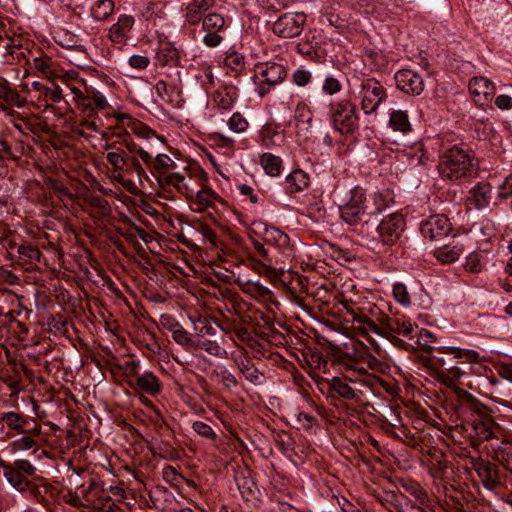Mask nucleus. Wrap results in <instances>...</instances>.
Wrapping results in <instances>:
<instances>
[{"mask_svg":"<svg viewBox=\"0 0 512 512\" xmlns=\"http://www.w3.org/2000/svg\"><path fill=\"white\" fill-rule=\"evenodd\" d=\"M464 253V245L458 241H452L433 251L434 257L441 264L447 265L457 261Z\"/></svg>","mask_w":512,"mask_h":512,"instance_id":"nucleus-23","label":"nucleus"},{"mask_svg":"<svg viewBox=\"0 0 512 512\" xmlns=\"http://www.w3.org/2000/svg\"><path fill=\"white\" fill-rule=\"evenodd\" d=\"M306 23L303 12L284 13L272 25V31L281 38H294L299 36Z\"/></svg>","mask_w":512,"mask_h":512,"instance_id":"nucleus-10","label":"nucleus"},{"mask_svg":"<svg viewBox=\"0 0 512 512\" xmlns=\"http://www.w3.org/2000/svg\"><path fill=\"white\" fill-rule=\"evenodd\" d=\"M342 89V85L338 79H336L333 76L326 77L323 85H322V91L325 94L328 95H334L338 92H340Z\"/></svg>","mask_w":512,"mask_h":512,"instance_id":"nucleus-57","label":"nucleus"},{"mask_svg":"<svg viewBox=\"0 0 512 512\" xmlns=\"http://www.w3.org/2000/svg\"><path fill=\"white\" fill-rule=\"evenodd\" d=\"M465 268L473 273L480 272L482 270L480 254L476 252L470 253L466 258Z\"/></svg>","mask_w":512,"mask_h":512,"instance_id":"nucleus-59","label":"nucleus"},{"mask_svg":"<svg viewBox=\"0 0 512 512\" xmlns=\"http://www.w3.org/2000/svg\"><path fill=\"white\" fill-rule=\"evenodd\" d=\"M134 17L127 14H122L118 17L116 23H114L108 30V38L115 44H124L129 38V33L134 26Z\"/></svg>","mask_w":512,"mask_h":512,"instance_id":"nucleus-21","label":"nucleus"},{"mask_svg":"<svg viewBox=\"0 0 512 512\" xmlns=\"http://www.w3.org/2000/svg\"><path fill=\"white\" fill-rule=\"evenodd\" d=\"M23 436L14 440L11 443V448L13 451H26L31 448H33L36 445V440L34 439V436H36L34 433H22Z\"/></svg>","mask_w":512,"mask_h":512,"instance_id":"nucleus-45","label":"nucleus"},{"mask_svg":"<svg viewBox=\"0 0 512 512\" xmlns=\"http://www.w3.org/2000/svg\"><path fill=\"white\" fill-rule=\"evenodd\" d=\"M495 85L486 77H474L469 82V92L479 106L488 105L495 94Z\"/></svg>","mask_w":512,"mask_h":512,"instance_id":"nucleus-20","label":"nucleus"},{"mask_svg":"<svg viewBox=\"0 0 512 512\" xmlns=\"http://www.w3.org/2000/svg\"><path fill=\"white\" fill-rule=\"evenodd\" d=\"M128 127L140 138L149 139L152 136H156L155 131L138 120L133 122V125L128 124Z\"/></svg>","mask_w":512,"mask_h":512,"instance_id":"nucleus-54","label":"nucleus"},{"mask_svg":"<svg viewBox=\"0 0 512 512\" xmlns=\"http://www.w3.org/2000/svg\"><path fill=\"white\" fill-rule=\"evenodd\" d=\"M228 127L235 133H241L248 128V122L239 112H236L228 120Z\"/></svg>","mask_w":512,"mask_h":512,"instance_id":"nucleus-52","label":"nucleus"},{"mask_svg":"<svg viewBox=\"0 0 512 512\" xmlns=\"http://www.w3.org/2000/svg\"><path fill=\"white\" fill-rule=\"evenodd\" d=\"M114 8L113 0H96L90 9L91 16L96 21H105L113 14Z\"/></svg>","mask_w":512,"mask_h":512,"instance_id":"nucleus-38","label":"nucleus"},{"mask_svg":"<svg viewBox=\"0 0 512 512\" xmlns=\"http://www.w3.org/2000/svg\"><path fill=\"white\" fill-rule=\"evenodd\" d=\"M17 253L21 263L23 265H28L26 269H30L36 265L42 256L39 248L30 242H24L23 244L17 246Z\"/></svg>","mask_w":512,"mask_h":512,"instance_id":"nucleus-31","label":"nucleus"},{"mask_svg":"<svg viewBox=\"0 0 512 512\" xmlns=\"http://www.w3.org/2000/svg\"><path fill=\"white\" fill-rule=\"evenodd\" d=\"M240 372L246 380L254 385H262L264 382V375L255 367L254 363L249 360H241L237 363Z\"/></svg>","mask_w":512,"mask_h":512,"instance_id":"nucleus-40","label":"nucleus"},{"mask_svg":"<svg viewBox=\"0 0 512 512\" xmlns=\"http://www.w3.org/2000/svg\"><path fill=\"white\" fill-rule=\"evenodd\" d=\"M474 160V152L471 149L453 145L440 154L439 173L443 179L457 181L472 175L476 166Z\"/></svg>","mask_w":512,"mask_h":512,"instance_id":"nucleus-4","label":"nucleus"},{"mask_svg":"<svg viewBox=\"0 0 512 512\" xmlns=\"http://www.w3.org/2000/svg\"><path fill=\"white\" fill-rule=\"evenodd\" d=\"M172 338L177 344L181 345L182 347H188L192 343V340L188 332L182 326H180L179 328L172 332Z\"/></svg>","mask_w":512,"mask_h":512,"instance_id":"nucleus-61","label":"nucleus"},{"mask_svg":"<svg viewBox=\"0 0 512 512\" xmlns=\"http://www.w3.org/2000/svg\"><path fill=\"white\" fill-rule=\"evenodd\" d=\"M406 221L400 212L391 213L381 220L373 217L371 222L359 228V236L373 245L392 246L398 242L405 230Z\"/></svg>","mask_w":512,"mask_h":512,"instance_id":"nucleus-3","label":"nucleus"},{"mask_svg":"<svg viewBox=\"0 0 512 512\" xmlns=\"http://www.w3.org/2000/svg\"><path fill=\"white\" fill-rule=\"evenodd\" d=\"M329 117L335 131L352 136L359 130V113L356 104L348 98L331 102Z\"/></svg>","mask_w":512,"mask_h":512,"instance_id":"nucleus-5","label":"nucleus"},{"mask_svg":"<svg viewBox=\"0 0 512 512\" xmlns=\"http://www.w3.org/2000/svg\"><path fill=\"white\" fill-rule=\"evenodd\" d=\"M402 487L412 496H414V498L421 504H425L428 501L427 492L424 489H422L418 483L409 481L407 483H403Z\"/></svg>","mask_w":512,"mask_h":512,"instance_id":"nucleus-49","label":"nucleus"},{"mask_svg":"<svg viewBox=\"0 0 512 512\" xmlns=\"http://www.w3.org/2000/svg\"><path fill=\"white\" fill-rule=\"evenodd\" d=\"M361 110L370 115L375 113L379 106L386 101L388 95L384 86L374 77L358 78Z\"/></svg>","mask_w":512,"mask_h":512,"instance_id":"nucleus-7","label":"nucleus"},{"mask_svg":"<svg viewBox=\"0 0 512 512\" xmlns=\"http://www.w3.org/2000/svg\"><path fill=\"white\" fill-rule=\"evenodd\" d=\"M199 347L206 351L208 354L221 357L225 351L221 348V346L212 340H204L199 344Z\"/></svg>","mask_w":512,"mask_h":512,"instance_id":"nucleus-60","label":"nucleus"},{"mask_svg":"<svg viewBox=\"0 0 512 512\" xmlns=\"http://www.w3.org/2000/svg\"><path fill=\"white\" fill-rule=\"evenodd\" d=\"M124 139L122 141L123 145L125 146V149L129 153H137L138 156L142 159V161L149 165V163L152 162V155L149 154L147 151H145L142 147L137 145L129 136V133L125 131L124 133Z\"/></svg>","mask_w":512,"mask_h":512,"instance_id":"nucleus-43","label":"nucleus"},{"mask_svg":"<svg viewBox=\"0 0 512 512\" xmlns=\"http://www.w3.org/2000/svg\"><path fill=\"white\" fill-rule=\"evenodd\" d=\"M36 470L29 460L17 459L13 463H9L4 477L13 488L23 492L28 490L31 484L27 477L35 475Z\"/></svg>","mask_w":512,"mask_h":512,"instance_id":"nucleus-9","label":"nucleus"},{"mask_svg":"<svg viewBox=\"0 0 512 512\" xmlns=\"http://www.w3.org/2000/svg\"><path fill=\"white\" fill-rule=\"evenodd\" d=\"M234 335L238 340L246 343L251 348H254L255 345L257 344V340L245 327H236L234 329Z\"/></svg>","mask_w":512,"mask_h":512,"instance_id":"nucleus-58","label":"nucleus"},{"mask_svg":"<svg viewBox=\"0 0 512 512\" xmlns=\"http://www.w3.org/2000/svg\"><path fill=\"white\" fill-rule=\"evenodd\" d=\"M349 382V376L333 377L329 382V388L345 400L360 401L362 392L351 387Z\"/></svg>","mask_w":512,"mask_h":512,"instance_id":"nucleus-22","label":"nucleus"},{"mask_svg":"<svg viewBox=\"0 0 512 512\" xmlns=\"http://www.w3.org/2000/svg\"><path fill=\"white\" fill-rule=\"evenodd\" d=\"M30 424L31 421L28 417L15 411L2 413L0 416V430H3L4 425H6L17 434L34 433L35 435H40L41 426L36 422H33L32 427H30Z\"/></svg>","mask_w":512,"mask_h":512,"instance_id":"nucleus-17","label":"nucleus"},{"mask_svg":"<svg viewBox=\"0 0 512 512\" xmlns=\"http://www.w3.org/2000/svg\"><path fill=\"white\" fill-rule=\"evenodd\" d=\"M371 200L373 203V207H369V211L372 212L371 217H378L380 213L385 211L388 207V201L386 197L379 192L371 195Z\"/></svg>","mask_w":512,"mask_h":512,"instance_id":"nucleus-50","label":"nucleus"},{"mask_svg":"<svg viewBox=\"0 0 512 512\" xmlns=\"http://www.w3.org/2000/svg\"><path fill=\"white\" fill-rule=\"evenodd\" d=\"M159 429L162 431V439L151 443L149 450L154 456H159L162 459L169 461H176L180 458L179 451L173 447L170 439L173 438V432L168 426L160 425Z\"/></svg>","mask_w":512,"mask_h":512,"instance_id":"nucleus-19","label":"nucleus"},{"mask_svg":"<svg viewBox=\"0 0 512 512\" xmlns=\"http://www.w3.org/2000/svg\"><path fill=\"white\" fill-rule=\"evenodd\" d=\"M334 362L342 365L347 371L353 373L352 376H349V381L352 383L358 382L363 385L372 386L378 380V377L367 372L366 367H364L361 362L352 358L346 352L336 353L334 355Z\"/></svg>","mask_w":512,"mask_h":512,"instance_id":"nucleus-12","label":"nucleus"},{"mask_svg":"<svg viewBox=\"0 0 512 512\" xmlns=\"http://www.w3.org/2000/svg\"><path fill=\"white\" fill-rule=\"evenodd\" d=\"M348 314L351 315V321L353 324H364L368 328V333H374L379 336H386L385 326L381 327L376 324L369 316L363 313H358L354 310H347Z\"/></svg>","mask_w":512,"mask_h":512,"instance_id":"nucleus-35","label":"nucleus"},{"mask_svg":"<svg viewBox=\"0 0 512 512\" xmlns=\"http://www.w3.org/2000/svg\"><path fill=\"white\" fill-rule=\"evenodd\" d=\"M296 422L299 425L298 428H301L307 432H311L316 427H318L317 418L305 412H299L296 415Z\"/></svg>","mask_w":512,"mask_h":512,"instance_id":"nucleus-48","label":"nucleus"},{"mask_svg":"<svg viewBox=\"0 0 512 512\" xmlns=\"http://www.w3.org/2000/svg\"><path fill=\"white\" fill-rule=\"evenodd\" d=\"M238 489L246 501H250L255 498L254 483L252 481L244 479L242 483L238 482Z\"/></svg>","mask_w":512,"mask_h":512,"instance_id":"nucleus-62","label":"nucleus"},{"mask_svg":"<svg viewBox=\"0 0 512 512\" xmlns=\"http://www.w3.org/2000/svg\"><path fill=\"white\" fill-rule=\"evenodd\" d=\"M134 389H138L148 395L156 396L161 391V384L156 375L150 371H145L138 375L134 384H130Z\"/></svg>","mask_w":512,"mask_h":512,"instance_id":"nucleus-25","label":"nucleus"},{"mask_svg":"<svg viewBox=\"0 0 512 512\" xmlns=\"http://www.w3.org/2000/svg\"><path fill=\"white\" fill-rule=\"evenodd\" d=\"M309 185V176L301 169L292 171L285 178V190L288 194H295L303 191Z\"/></svg>","mask_w":512,"mask_h":512,"instance_id":"nucleus-29","label":"nucleus"},{"mask_svg":"<svg viewBox=\"0 0 512 512\" xmlns=\"http://www.w3.org/2000/svg\"><path fill=\"white\" fill-rule=\"evenodd\" d=\"M469 200L477 209L487 207L492 199V186L488 182H479L469 191Z\"/></svg>","mask_w":512,"mask_h":512,"instance_id":"nucleus-26","label":"nucleus"},{"mask_svg":"<svg viewBox=\"0 0 512 512\" xmlns=\"http://www.w3.org/2000/svg\"><path fill=\"white\" fill-rule=\"evenodd\" d=\"M436 354L425 356L424 365L434 371L437 379L450 388L460 398L469 392L458 385V381L467 373L468 365L479 363L478 351L457 346L441 345Z\"/></svg>","mask_w":512,"mask_h":512,"instance_id":"nucleus-1","label":"nucleus"},{"mask_svg":"<svg viewBox=\"0 0 512 512\" xmlns=\"http://www.w3.org/2000/svg\"><path fill=\"white\" fill-rule=\"evenodd\" d=\"M192 429L195 433L198 435L209 439V440H216L217 435L212 429V427L202 421H195L192 424Z\"/></svg>","mask_w":512,"mask_h":512,"instance_id":"nucleus-53","label":"nucleus"},{"mask_svg":"<svg viewBox=\"0 0 512 512\" xmlns=\"http://www.w3.org/2000/svg\"><path fill=\"white\" fill-rule=\"evenodd\" d=\"M381 324L385 326V329L387 331L385 337H390V340L394 345L403 348H406V345L408 344L404 340L396 337L395 335H392L391 333L403 335L404 337L413 340L416 331H418V326L411 323L410 321H400L397 318H391L388 316L382 317Z\"/></svg>","mask_w":512,"mask_h":512,"instance_id":"nucleus-14","label":"nucleus"},{"mask_svg":"<svg viewBox=\"0 0 512 512\" xmlns=\"http://www.w3.org/2000/svg\"><path fill=\"white\" fill-rule=\"evenodd\" d=\"M452 224L444 214H433L420 223L421 235L431 241L441 240L452 232Z\"/></svg>","mask_w":512,"mask_h":512,"instance_id":"nucleus-13","label":"nucleus"},{"mask_svg":"<svg viewBox=\"0 0 512 512\" xmlns=\"http://www.w3.org/2000/svg\"><path fill=\"white\" fill-rule=\"evenodd\" d=\"M461 400L467 425L471 427V433L478 441L485 442L498 439L502 429L495 421L491 409L471 393L461 397Z\"/></svg>","mask_w":512,"mask_h":512,"instance_id":"nucleus-2","label":"nucleus"},{"mask_svg":"<svg viewBox=\"0 0 512 512\" xmlns=\"http://www.w3.org/2000/svg\"><path fill=\"white\" fill-rule=\"evenodd\" d=\"M312 80V74L310 71L299 68L293 72L292 82L298 87H304L308 85Z\"/></svg>","mask_w":512,"mask_h":512,"instance_id":"nucleus-56","label":"nucleus"},{"mask_svg":"<svg viewBox=\"0 0 512 512\" xmlns=\"http://www.w3.org/2000/svg\"><path fill=\"white\" fill-rule=\"evenodd\" d=\"M194 330L200 337L204 336H214L216 334V327L214 324L216 323L211 317H198L196 320H193Z\"/></svg>","mask_w":512,"mask_h":512,"instance_id":"nucleus-42","label":"nucleus"},{"mask_svg":"<svg viewBox=\"0 0 512 512\" xmlns=\"http://www.w3.org/2000/svg\"><path fill=\"white\" fill-rule=\"evenodd\" d=\"M257 73L261 77V83L258 86V93L264 97L270 92V89L281 83L286 77V69L283 65L275 62H267L256 66Z\"/></svg>","mask_w":512,"mask_h":512,"instance_id":"nucleus-11","label":"nucleus"},{"mask_svg":"<svg viewBox=\"0 0 512 512\" xmlns=\"http://www.w3.org/2000/svg\"><path fill=\"white\" fill-rule=\"evenodd\" d=\"M366 200L365 193L362 188L356 187L351 191L349 201L340 206V216L344 222L354 227V232L359 235V228L362 224L371 222L372 212L369 206L364 204Z\"/></svg>","mask_w":512,"mask_h":512,"instance_id":"nucleus-6","label":"nucleus"},{"mask_svg":"<svg viewBox=\"0 0 512 512\" xmlns=\"http://www.w3.org/2000/svg\"><path fill=\"white\" fill-rule=\"evenodd\" d=\"M396 87L405 94L418 96L424 90L422 76L411 69H401L394 75Z\"/></svg>","mask_w":512,"mask_h":512,"instance_id":"nucleus-18","label":"nucleus"},{"mask_svg":"<svg viewBox=\"0 0 512 512\" xmlns=\"http://www.w3.org/2000/svg\"><path fill=\"white\" fill-rule=\"evenodd\" d=\"M413 340L427 354L426 356L437 353L436 348H439V346L431 345V343L436 342V337L431 331L418 327Z\"/></svg>","mask_w":512,"mask_h":512,"instance_id":"nucleus-32","label":"nucleus"},{"mask_svg":"<svg viewBox=\"0 0 512 512\" xmlns=\"http://www.w3.org/2000/svg\"><path fill=\"white\" fill-rule=\"evenodd\" d=\"M393 296L394 299L403 307H409L411 305L410 294L406 285L403 283L397 282L393 285Z\"/></svg>","mask_w":512,"mask_h":512,"instance_id":"nucleus-46","label":"nucleus"},{"mask_svg":"<svg viewBox=\"0 0 512 512\" xmlns=\"http://www.w3.org/2000/svg\"><path fill=\"white\" fill-rule=\"evenodd\" d=\"M225 19L218 13H209L202 20V28L206 32L203 43L210 48L220 45L223 41L221 33L225 30Z\"/></svg>","mask_w":512,"mask_h":512,"instance_id":"nucleus-15","label":"nucleus"},{"mask_svg":"<svg viewBox=\"0 0 512 512\" xmlns=\"http://www.w3.org/2000/svg\"><path fill=\"white\" fill-rule=\"evenodd\" d=\"M264 240L267 244L275 245L279 248L286 247L289 244L288 235L277 228L266 230Z\"/></svg>","mask_w":512,"mask_h":512,"instance_id":"nucleus-44","label":"nucleus"},{"mask_svg":"<svg viewBox=\"0 0 512 512\" xmlns=\"http://www.w3.org/2000/svg\"><path fill=\"white\" fill-rule=\"evenodd\" d=\"M53 40L66 49H76L82 46V38L64 27H57L52 32Z\"/></svg>","mask_w":512,"mask_h":512,"instance_id":"nucleus-27","label":"nucleus"},{"mask_svg":"<svg viewBox=\"0 0 512 512\" xmlns=\"http://www.w3.org/2000/svg\"><path fill=\"white\" fill-rule=\"evenodd\" d=\"M0 100L9 105L21 107L23 100L18 91L11 88L6 80L0 81Z\"/></svg>","mask_w":512,"mask_h":512,"instance_id":"nucleus-41","label":"nucleus"},{"mask_svg":"<svg viewBox=\"0 0 512 512\" xmlns=\"http://www.w3.org/2000/svg\"><path fill=\"white\" fill-rule=\"evenodd\" d=\"M224 63L229 69L240 72L245 68V57L242 54L233 51L226 56Z\"/></svg>","mask_w":512,"mask_h":512,"instance_id":"nucleus-47","label":"nucleus"},{"mask_svg":"<svg viewBox=\"0 0 512 512\" xmlns=\"http://www.w3.org/2000/svg\"><path fill=\"white\" fill-rule=\"evenodd\" d=\"M156 63L165 66L178 59V51L170 42H160L155 55Z\"/></svg>","mask_w":512,"mask_h":512,"instance_id":"nucleus-33","label":"nucleus"},{"mask_svg":"<svg viewBox=\"0 0 512 512\" xmlns=\"http://www.w3.org/2000/svg\"><path fill=\"white\" fill-rule=\"evenodd\" d=\"M67 86L70 88L77 106L89 117L93 116L97 110H104L108 106L106 97L91 86H85L84 91L73 85L68 84Z\"/></svg>","mask_w":512,"mask_h":512,"instance_id":"nucleus-8","label":"nucleus"},{"mask_svg":"<svg viewBox=\"0 0 512 512\" xmlns=\"http://www.w3.org/2000/svg\"><path fill=\"white\" fill-rule=\"evenodd\" d=\"M150 172L156 177L162 173L176 168V163L167 154H158L155 158L152 157V162L146 165Z\"/></svg>","mask_w":512,"mask_h":512,"instance_id":"nucleus-37","label":"nucleus"},{"mask_svg":"<svg viewBox=\"0 0 512 512\" xmlns=\"http://www.w3.org/2000/svg\"><path fill=\"white\" fill-rule=\"evenodd\" d=\"M213 5L214 0H191L184 10V17L189 24L196 25Z\"/></svg>","mask_w":512,"mask_h":512,"instance_id":"nucleus-24","label":"nucleus"},{"mask_svg":"<svg viewBox=\"0 0 512 512\" xmlns=\"http://www.w3.org/2000/svg\"><path fill=\"white\" fill-rule=\"evenodd\" d=\"M214 373L227 389L235 388L238 385L236 377L226 367H220Z\"/></svg>","mask_w":512,"mask_h":512,"instance_id":"nucleus-51","label":"nucleus"},{"mask_svg":"<svg viewBox=\"0 0 512 512\" xmlns=\"http://www.w3.org/2000/svg\"><path fill=\"white\" fill-rule=\"evenodd\" d=\"M225 204V201L210 187H205L197 191L194 204L197 206V212H203L207 208H215V203Z\"/></svg>","mask_w":512,"mask_h":512,"instance_id":"nucleus-28","label":"nucleus"},{"mask_svg":"<svg viewBox=\"0 0 512 512\" xmlns=\"http://www.w3.org/2000/svg\"><path fill=\"white\" fill-rule=\"evenodd\" d=\"M260 164L265 173L271 177H276L281 174L282 159L272 153H263L260 156Z\"/></svg>","mask_w":512,"mask_h":512,"instance_id":"nucleus-39","label":"nucleus"},{"mask_svg":"<svg viewBox=\"0 0 512 512\" xmlns=\"http://www.w3.org/2000/svg\"><path fill=\"white\" fill-rule=\"evenodd\" d=\"M389 126L394 131L402 133H407L412 129L408 114L403 110H391L389 112Z\"/></svg>","mask_w":512,"mask_h":512,"instance_id":"nucleus-36","label":"nucleus"},{"mask_svg":"<svg viewBox=\"0 0 512 512\" xmlns=\"http://www.w3.org/2000/svg\"><path fill=\"white\" fill-rule=\"evenodd\" d=\"M259 138L264 148L272 149L281 146V143L284 141V134L278 131L276 127L266 124L261 128Z\"/></svg>","mask_w":512,"mask_h":512,"instance_id":"nucleus-30","label":"nucleus"},{"mask_svg":"<svg viewBox=\"0 0 512 512\" xmlns=\"http://www.w3.org/2000/svg\"><path fill=\"white\" fill-rule=\"evenodd\" d=\"M499 196L504 199L512 197V173L505 178L499 187Z\"/></svg>","mask_w":512,"mask_h":512,"instance_id":"nucleus-64","label":"nucleus"},{"mask_svg":"<svg viewBox=\"0 0 512 512\" xmlns=\"http://www.w3.org/2000/svg\"><path fill=\"white\" fill-rule=\"evenodd\" d=\"M157 183L159 187L165 188L166 186H173L179 192L184 193L189 190L188 185L185 183V177L178 172H172L167 175H157Z\"/></svg>","mask_w":512,"mask_h":512,"instance_id":"nucleus-34","label":"nucleus"},{"mask_svg":"<svg viewBox=\"0 0 512 512\" xmlns=\"http://www.w3.org/2000/svg\"><path fill=\"white\" fill-rule=\"evenodd\" d=\"M472 465L487 490L494 491L500 487V468L496 463L477 458L472 461Z\"/></svg>","mask_w":512,"mask_h":512,"instance_id":"nucleus-16","label":"nucleus"},{"mask_svg":"<svg viewBox=\"0 0 512 512\" xmlns=\"http://www.w3.org/2000/svg\"><path fill=\"white\" fill-rule=\"evenodd\" d=\"M106 159L115 171L122 172L124 170L126 163L124 162L123 157L118 154V152L111 150L107 153Z\"/></svg>","mask_w":512,"mask_h":512,"instance_id":"nucleus-63","label":"nucleus"},{"mask_svg":"<svg viewBox=\"0 0 512 512\" xmlns=\"http://www.w3.org/2000/svg\"><path fill=\"white\" fill-rule=\"evenodd\" d=\"M47 324L50 331L62 333L67 326L68 321L61 313H57L48 319Z\"/></svg>","mask_w":512,"mask_h":512,"instance_id":"nucleus-55","label":"nucleus"}]
</instances>
